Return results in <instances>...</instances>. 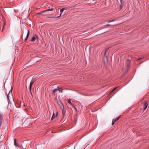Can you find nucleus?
<instances>
[{
    "mask_svg": "<svg viewBox=\"0 0 149 149\" xmlns=\"http://www.w3.org/2000/svg\"><path fill=\"white\" fill-rule=\"evenodd\" d=\"M59 105L61 109L63 116L64 117L65 114L66 112V110L64 109V106L63 104L61 101H60V104H59Z\"/></svg>",
    "mask_w": 149,
    "mask_h": 149,
    "instance_id": "1",
    "label": "nucleus"
},
{
    "mask_svg": "<svg viewBox=\"0 0 149 149\" xmlns=\"http://www.w3.org/2000/svg\"><path fill=\"white\" fill-rule=\"evenodd\" d=\"M48 9L45 10L46 12L49 11H52L54 10L55 7L50 4H48L47 5Z\"/></svg>",
    "mask_w": 149,
    "mask_h": 149,
    "instance_id": "2",
    "label": "nucleus"
},
{
    "mask_svg": "<svg viewBox=\"0 0 149 149\" xmlns=\"http://www.w3.org/2000/svg\"><path fill=\"white\" fill-rule=\"evenodd\" d=\"M3 114L0 113V128L1 127L3 121Z\"/></svg>",
    "mask_w": 149,
    "mask_h": 149,
    "instance_id": "3",
    "label": "nucleus"
},
{
    "mask_svg": "<svg viewBox=\"0 0 149 149\" xmlns=\"http://www.w3.org/2000/svg\"><path fill=\"white\" fill-rule=\"evenodd\" d=\"M148 102L147 101H144L143 103V110H145L147 108L148 104Z\"/></svg>",
    "mask_w": 149,
    "mask_h": 149,
    "instance_id": "4",
    "label": "nucleus"
},
{
    "mask_svg": "<svg viewBox=\"0 0 149 149\" xmlns=\"http://www.w3.org/2000/svg\"><path fill=\"white\" fill-rule=\"evenodd\" d=\"M65 10V9L64 8H62L60 10V12H61V13H60V15L59 16H58V17H47L48 18H58L59 17H60L61 15V14L62 13H63V11H64V10Z\"/></svg>",
    "mask_w": 149,
    "mask_h": 149,
    "instance_id": "5",
    "label": "nucleus"
},
{
    "mask_svg": "<svg viewBox=\"0 0 149 149\" xmlns=\"http://www.w3.org/2000/svg\"><path fill=\"white\" fill-rule=\"evenodd\" d=\"M38 37L37 35H34L33 36L31 40V42H34Z\"/></svg>",
    "mask_w": 149,
    "mask_h": 149,
    "instance_id": "6",
    "label": "nucleus"
},
{
    "mask_svg": "<svg viewBox=\"0 0 149 149\" xmlns=\"http://www.w3.org/2000/svg\"><path fill=\"white\" fill-rule=\"evenodd\" d=\"M34 82V81H31V82L30 83V84L29 90H30V91L31 93V89L32 86L33 85V84Z\"/></svg>",
    "mask_w": 149,
    "mask_h": 149,
    "instance_id": "7",
    "label": "nucleus"
},
{
    "mask_svg": "<svg viewBox=\"0 0 149 149\" xmlns=\"http://www.w3.org/2000/svg\"><path fill=\"white\" fill-rule=\"evenodd\" d=\"M30 32L29 30H28L27 34L26 36V37L25 39V41H26L28 39L29 35Z\"/></svg>",
    "mask_w": 149,
    "mask_h": 149,
    "instance_id": "8",
    "label": "nucleus"
},
{
    "mask_svg": "<svg viewBox=\"0 0 149 149\" xmlns=\"http://www.w3.org/2000/svg\"><path fill=\"white\" fill-rule=\"evenodd\" d=\"M57 114L58 113L57 112L56 115L55 116L54 113H53L52 116L51 118V120H53L54 118H55L56 116H57Z\"/></svg>",
    "mask_w": 149,
    "mask_h": 149,
    "instance_id": "9",
    "label": "nucleus"
},
{
    "mask_svg": "<svg viewBox=\"0 0 149 149\" xmlns=\"http://www.w3.org/2000/svg\"><path fill=\"white\" fill-rule=\"evenodd\" d=\"M14 144L16 146H19L18 144L17 143L16 139H15L14 140Z\"/></svg>",
    "mask_w": 149,
    "mask_h": 149,
    "instance_id": "10",
    "label": "nucleus"
},
{
    "mask_svg": "<svg viewBox=\"0 0 149 149\" xmlns=\"http://www.w3.org/2000/svg\"><path fill=\"white\" fill-rule=\"evenodd\" d=\"M12 89L8 93V94L7 95V98L8 99H9V96H10V95H10V93H11V92H12Z\"/></svg>",
    "mask_w": 149,
    "mask_h": 149,
    "instance_id": "11",
    "label": "nucleus"
},
{
    "mask_svg": "<svg viewBox=\"0 0 149 149\" xmlns=\"http://www.w3.org/2000/svg\"><path fill=\"white\" fill-rule=\"evenodd\" d=\"M46 12V11L43 10L41 12H40L38 13H37L36 14L37 15H41L42 14V13H45V12Z\"/></svg>",
    "mask_w": 149,
    "mask_h": 149,
    "instance_id": "12",
    "label": "nucleus"
},
{
    "mask_svg": "<svg viewBox=\"0 0 149 149\" xmlns=\"http://www.w3.org/2000/svg\"><path fill=\"white\" fill-rule=\"evenodd\" d=\"M58 91L60 92H62L63 89H62L61 88L57 87Z\"/></svg>",
    "mask_w": 149,
    "mask_h": 149,
    "instance_id": "13",
    "label": "nucleus"
},
{
    "mask_svg": "<svg viewBox=\"0 0 149 149\" xmlns=\"http://www.w3.org/2000/svg\"><path fill=\"white\" fill-rule=\"evenodd\" d=\"M67 102L68 103H69L70 104V105H72V106L73 105L72 103L71 102V101L70 100H68Z\"/></svg>",
    "mask_w": 149,
    "mask_h": 149,
    "instance_id": "14",
    "label": "nucleus"
},
{
    "mask_svg": "<svg viewBox=\"0 0 149 149\" xmlns=\"http://www.w3.org/2000/svg\"><path fill=\"white\" fill-rule=\"evenodd\" d=\"M120 117H121V116L120 115V116H119L118 117H117L115 119V121H118L119 119L120 118Z\"/></svg>",
    "mask_w": 149,
    "mask_h": 149,
    "instance_id": "15",
    "label": "nucleus"
},
{
    "mask_svg": "<svg viewBox=\"0 0 149 149\" xmlns=\"http://www.w3.org/2000/svg\"><path fill=\"white\" fill-rule=\"evenodd\" d=\"M58 91L57 88L56 89H54L53 92V93L54 94H55V93Z\"/></svg>",
    "mask_w": 149,
    "mask_h": 149,
    "instance_id": "16",
    "label": "nucleus"
},
{
    "mask_svg": "<svg viewBox=\"0 0 149 149\" xmlns=\"http://www.w3.org/2000/svg\"><path fill=\"white\" fill-rule=\"evenodd\" d=\"M120 6L122 7L123 5V2L122 0H120Z\"/></svg>",
    "mask_w": 149,
    "mask_h": 149,
    "instance_id": "17",
    "label": "nucleus"
},
{
    "mask_svg": "<svg viewBox=\"0 0 149 149\" xmlns=\"http://www.w3.org/2000/svg\"><path fill=\"white\" fill-rule=\"evenodd\" d=\"M72 107H73V108L74 109H75V111H76V112H77V108L76 107H75L74 106V105H73Z\"/></svg>",
    "mask_w": 149,
    "mask_h": 149,
    "instance_id": "18",
    "label": "nucleus"
},
{
    "mask_svg": "<svg viewBox=\"0 0 149 149\" xmlns=\"http://www.w3.org/2000/svg\"><path fill=\"white\" fill-rule=\"evenodd\" d=\"M117 88V87H116V88H113L112 90L111 91V93H112V92H113V91H115L116 89Z\"/></svg>",
    "mask_w": 149,
    "mask_h": 149,
    "instance_id": "19",
    "label": "nucleus"
},
{
    "mask_svg": "<svg viewBox=\"0 0 149 149\" xmlns=\"http://www.w3.org/2000/svg\"><path fill=\"white\" fill-rule=\"evenodd\" d=\"M108 49H106V50H105V52L104 53V55H105L106 54V53L108 51Z\"/></svg>",
    "mask_w": 149,
    "mask_h": 149,
    "instance_id": "20",
    "label": "nucleus"
},
{
    "mask_svg": "<svg viewBox=\"0 0 149 149\" xmlns=\"http://www.w3.org/2000/svg\"><path fill=\"white\" fill-rule=\"evenodd\" d=\"M112 121H113L114 123H115L116 121H115V118H114L113 119Z\"/></svg>",
    "mask_w": 149,
    "mask_h": 149,
    "instance_id": "21",
    "label": "nucleus"
},
{
    "mask_svg": "<svg viewBox=\"0 0 149 149\" xmlns=\"http://www.w3.org/2000/svg\"><path fill=\"white\" fill-rule=\"evenodd\" d=\"M114 123H115L112 121V124H111L112 125H113L114 124Z\"/></svg>",
    "mask_w": 149,
    "mask_h": 149,
    "instance_id": "22",
    "label": "nucleus"
},
{
    "mask_svg": "<svg viewBox=\"0 0 149 149\" xmlns=\"http://www.w3.org/2000/svg\"><path fill=\"white\" fill-rule=\"evenodd\" d=\"M109 24H107V25H106V26H109Z\"/></svg>",
    "mask_w": 149,
    "mask_h": 149,
    "instance_id": "23",
    "label": "nucleus"
},
{
    "mask_svg": "<svg viewBox=\"0 0 149 149\" xmlns=\"http://www.w3.org/2000/svg\"><path fill=\"white\" fill-rule=\"evenodd\" d=\"M93 1H95L96 0H93Z\"/></svg>",
    "mask_w": 149,
    "mask_h": 149,
    "instance_id": "24",
    "label": "nucleus"
}]
</instances>
